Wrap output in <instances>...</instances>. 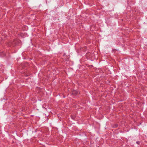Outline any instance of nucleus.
<instances>
[{"label": "nucleus", "instance_id": "nucleus-1", "mask_svg": "<svg viewBox=\"0 0 147 147\" xmlns=\"http://www.w3.org/2000/svg\"><path fill=\"white\" fill-rule=\"evenodd\" d=\"M78 92L76 90H74L72 92V94L74 95H76L78 93Z\"/></svg>", "mask_w": 147, "mask_h": 147}]
</instances>
